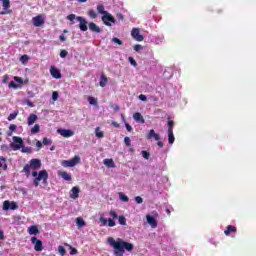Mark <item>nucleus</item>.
Wrapping results in <instances>:
<instances>
[{
    "instance_id": "f257e3e1",
    "label": "nucleus",
    "mask_w": 256,
    "mask_h": 256,
    "mask_svg": "<svg viewBox=\"0 0 256 256\" xmlns=\"http://www.w3.org/2000/svg\"><path fill=\"white\" fill-rule=\"evenodd\" d=\"M107 241L110 247H113L115 256H123L125 255V251H128L129 253L133 251V244L131 242L124 241L121 238L114 240L113 237H109Z\"/></svg>"
},
{
    "instance_id": "f03ea898",
    "label": "nucleus",
    "mask_w": 256,
    "mask_h": 256,
    "mask_svg": "<svg viewBox=\"0 0 256 256\" xmlns=\"http://www.w3.org/2000/svg\"><path fill=\"white\" fill-rule=\"evenodd\" d=\"M32 177H34V180H33L34 187H39V183H41V181L44 184L47 183V179H49V173L47 172V170H41L39 172L33 171Z\"/></svg>"
},
{
    "instance_id": "7ed1b4c3",
    "label": "nucleus",
    "mask_w": 256,
    "mask_h": 256,
    "mask_svg": "<svg viewBox=\"0 0 256 256\" xmlns=\"http://www.w3.org/2000/svg\"><path fill=\"white\" fill-rule=\"evenodd\" d=\"M41 161L37 158H33L29 161V164H26L23 167V173H25L26 177H30L31 176V169L33 171H37L39 169H41Z\"/></svg>"
},
{
    "instance_id": "20e7f679",
    "label": "nucleus",
    "mask_w": 256,
    "mask_h": 256,
    "mask_svg": "<svg viewBox=\"0 0 256 256\" xmlns=\"http://www.w3.org/2000/svg\"><path fill=\"white\" fill-rule=\"evenodd\" d=\"M68 21H71V25L75 24V19L76 21H79V29L80 31H87V20L81 16H76L75 14H69L67 16Z\"/></svg>"
},
{
    "instance_id": "39448f33",
    "label": "nucleus",
    "mask_w": 256,
    "mask_h": 256,
    "mask_svg": "<svg viewBox=\"0 0 256 256\" xmlns=\"http://www.w3.org/2000/svg\"><path fill=\"white\" fill-rule=\"evenodd\" d=\"M81 163V157L79 155L74 156L70 160H63L61 162L62 167H75V165H79Z\"/></svg>"
},
{
    "instance_id": "423d86ee",
    "label": "nucleus",
    "mask_w": 256,
    "mask_h": 256,
    "mask_svg": "<svg viewBox=\"0 0 256 256\" xmlns=\"http://www.w3.org/2000/svg\"><path fill=\"white\" fill-rule=\"evenodd\" d=\"M13 141L14 142L10 144L12 151H19V149L23 147V138L14 136Z\"/></svg>"
},
{
    "instance_id": "0eeeda50",
    "label": "nucleus",
    "mask_w": 256,
    "mask_h": 256,
    "mask_svg": "<svg viewBox=\"0 0 256 256\" xmlns=\"http://www.w3.org/2000/svg\"><path fill=\"white\" fill-rule=\"evenodd\" d=\"M116 21L117 20H115V17H113V15H111L109 12L102 16V22L107 27H111V23H116Z\"/></svg>"
},
{
    "instance_id": "6e6552de",
    "label": "nucleus",
    "mask_w": 256,
    "mask_h": 256,
    "mask_svg": "<svg viewBox=\"0 0 256 256\" xmlns=\"http://www.w3.org/2000/svg\"><path fill=\"white\" fill-rule=\"evenodd\" d=\"M9 209L15 211L16 209H19V205H17V202L6 200L3 202V210L9 211Z\"/></svg>"
},
{
    "instance_id": "1a4fd4ad",
    "label": "nucleus",
    "mask_w": 256,
    "mask_h": 256,
    "mask_svg": "<svg viewBox=\"0 0 256 256\" xmlns=\"http://www.w3.org/2000/svg\"><path fill=\"white\" fill-rule=\"evenodd\" d=\"M31 243L34 245V251L41 252L43 251V241L37 239V237H32L30 239Z\"/></svg>"
},
{
    "instance_id": "9d476101",
    "label": "nucleus",
    "mask_w": 256,
    "mask_h": 256,
    "mask_svg": "<svg viewBox=\"0 0 256 256\" xmlns=\"http://www.w3.org/2000/svg\"><path fill=\"white\" fill-rule=\"evenodd\" d=\"M131 35H132L133 39H135V41L141 42L145 39L143 37V35H141L139 28H133L131 31Z\"/></svg>"
},
{
    "instance_id": "9b49d317",
    "label": "nucleus",
    "mask_w": 256,
    "mask_h": 256,
    "mask_svg": "<svg viewBox=\"0 0 256 256\" xmlns=\"http://www.w3.org/2000/svg\"><path fill=\"white\" fill-rule=\"evenodd\" d=\"M58 133L65 138L73 137L75 135V132L69 129H58Z\"/></svg>"
},
{
    "instance_id": "f8f14e48",
    "label": "nucleus",
    "mask_w": 256,
    "mask_h": 256,
    "mask_svg": "<svg viewBox=\"0 0 256 256\" xmlns=\"http://www.w3.org/2000/svg\"><path fill=\"white\" fill-rule=\"evenodd\" d=\"M32 23L34 27H41L45 24V20L43 19V16L38 15L32 19Z\"/></svg>"
},
{
    "instance_id": "ddd939ff",
    "label": "nucleus",
    "mask_w": 256,
    "mask_h": 256,
    "mask_svg": "<svg viewBox=\"0 0 256 256\" xmlns=\"http://www.w3.org/2000/svg\"><path fill=\"white\" fill-rule=\"evenodd\" d=\"M50 75H52L54 79H61V71H59L55 66H51Z\"/></svg>"
},
{
    "instance_id": "4468645a",
    "label": "nucleus",
    "mask_w": 256,
    "mask_h": 256,
    "mask_svg": "<svg viewBox=\"0 0 256 256\" xmlns=\"http://www.w3.org/2000/svg\"><path fill=\"white\" fill-rule=\"evenodd\" d=\"M147 223L152 227V229H156L157 227V220L153 218L151 215H146Z\"/></svg>"
},
{
    "instance_id": "2eb2a0df",
    "label": "nucleus",
    "mask_w": 256,
    "mask_h": 256,
    "mask_svg": "<svg viewBox=\"0 0 256 256\" xmlns=\"http://www.w3.org/2000/svg\"><path fill=\"white\" fill-rule=\"evenodd\" d=\"M103 163L105 166L108 167V169H115V167H117L115 165V161H113V159L106 158L103 160Z\"/></svg>"
},
{
    "instance_id": "dca6fc26",
    "label": "nucleus",
    "mask_w": 256,
    "mask_h": 256,
    "mask_svg": "<svg viewBox=\"0 0 256 256\" xmlns=\"http://www.w3.org/2000/svg\"><path fill=\"white\" fill-rule=\"evenodd\" d=\"M133 119L136 123H145V118H143V115H141L139 112L133 114Z\"/></svg>"
},
{
    "instance_id": "f3484780",
    "label": "nucleus",
    "mask_w": 256,
    "mask_h": 256,
    "mask_svg": "<svg viewBox=\"0 0 256 256\" xmlns=\"http://www.w3.org/2000/svg\"><path fill=\"white\" fill-rule=\"evenodd\" d=\"M89 29L92 33H101V28L95 24V22L89 23Z\"/></svg>"
},
{
    "instance_id": "a211bd4d",
    "label": "nucleus",
    "mask_w": 256,
    "mask_h": 256,
    "mask_svg": "<svg viewBox=\"0 0 256 256\" xmlns=\"http://www.w3.org/2000/svg\"><path fill=\"white\" fill-rule=\"evenodd\" d=\"M59 177H62L64 181H71L72 177L71 174L67 173L66 171H58Z\"/></svg>"
},
{
    "instance_id": "6ab92c4d",
    "label": "nucleus",
    "mask_w": 256,
    "mask_h": 256,
    "mask_svg": "<svg viewBox=\"0 0 256 256\" xmlns=\"http://www.w3.org/2000/svg\"><path fill=\"white\" fill-rule=\"evenodd\" d=\"M231 233H237V227H235L233 225H228L226 227V230L224 231V234L229 236V235H231Z\"/></svg>"
},
{
    "instance_id": "aec40b11",
    "label": "nucleus",
    "mask_w": 256,
    "mask_h": 256,
    "mask_svg": "<svg viewBox=\"0 0 256 256\" xmlns=\"http://www.w3.org/2000/svg\"><path fill=\"white\" fill-rule=\"evenodd\" d=\"M79 197V187L74 186L71 189V194H70V198L71 199H77Z\"/></svg>"
},
{
    "instance_id": "412c9836",
    "label": "nucleus",
    "mask_w": 256,
    "mask_h": 256,
    "mask_svg": "<svg viewBox=\"0 0 256 256\" xmlns=\"http://www.w3.org/2000/svg\"><path fill=\"white\" fill-rule=\"evenodd\" d=\"M29 235H39V228L37 226L33 225L28 228Z\"/></svg>"
},
{
    "instance_id": "4be33fe9",
    "label": "nucleus",
    "mask_w": 256,
    "mask_h": 256,
    "mask_svg": "<svg viewBox=\"0 0 256 256\" xmlns=\"http://www.w3.org/2000/svg\"><path fill=\"white\" fill-rule=\"evenodd\" d=\"M27 121H28L29 126L33 125L35 123V121H37V115L36 114H30L28 116Z\"/></svg>"
},
{
    "instance_id": "5701e85b",
    "label": "nucleus",
    "mask_w": 256,
    "mask_h": 256,
    "mask_svg": "<svg viewBox=\"0 0 256 256\" xmlns=\"http://www.w3.org/2000/svg\"><path fill=\"white\" fill-rule=\"evenodd\" d=\"M107 81V76H105V74H101L99 82L100 87H105V85H107Z\"/></svg>"
},
{
    "instance_id": "b1692460",
    "label": "nucleus",
    "mask_w": 256,
    "mask_h": 256,
    "mask_svg": "<svg viewBox=\"0 0 256 256\" xmlns=\"http://www.w3.org/2000/svg\"><path fill=\"white\" fill-rule=\"evenodd\" d=\"M14 131H17V125L11 124V125L9 126V131L7 132V136H8V137H12Z\"/></svg>"
},
{
    "instance_id": "393cba45",
    "label": "nucleus",
    "mask_w": 256,
    "mask_h": 256,
    "mask_svg": "<svg viewBox=\"0 0 256 256\" xmlns=\"http://www.w3.org/2000/svg\"><path fill=\"white\" fill-rule=\"evenodd\" d=\"M95 135L96 137H98V139H103L105 137V134L103 133V131H101L100 127H96Z\"/></svg>"
},
{
    "instance_id": "a878e982",
    "label": "nucleus",
    "mask_w": 256,
    "mask_h": 256,
    "mask_svg": "<svg viewBox=\"0 0 256 256\" xmlns=\"http://www.w3.org/2000/svg\"><path fill=\"white\" fill-rule=\"evenodd\" d=\"M64 245H65V247H69L70 255H77V253H79V251H77V248L71 246L70 244L65 243Z\"/></svg>"
},
{
    "instance_id": "bb28decb",
    "label": "nucleus",
    "mask_w": 256,
    "mask_h": 256,
    "mask_svg": "<svg viewBox=\"0 0 256 256\" xmlns=\"http://www.w3.org/2000/svg\"><path fill=\"white\" fill-rule=\"evenodd\" d=\"M168 143L170 145L175 143V135H173V131L168 132Z\"/></svg>"
},
{
    "instance_id": "cd10ccee",
    "label": "nucleus",
    "mask_w": 256,
    "mask_h": 256,
    "mask_svg": "<svg viewBox=\"0 0 256 256\" xmlns=\"http://www.w3.org/2000/svg\"><path fill=\"white\" fill-rule=\"evenodd\" d=\"M97 11L101 15H107V13H108L107 11H105V6H103V4H100L97 6Z\"/></svg>"
},
{
    "instance_id": "c85d7f7f",
    "label": "nucleus",
    "mask_w": 256,
    "mask_h": 256,
    "mask_svg": "<svg viewBox=\"0 0 256 256\" xmlns=\"http://www.w3.org/2000/svg\"><path fill=\"white\" fill-rule=\"evenodd\" d=\"M41 131V126L39 124H35L34 127L31 129V134L36 135V133H39Z\"/></svg>"
},
{
    "instance_id": "c756f323",
    "label": "nucleus",
    "mask_w": 256,
    "mask_h": 256,
    "mask_svg": "<svg viewBox=\"0 0 256 256\" xmlns=\"http://www.w3.org/2000/svg\"><path fill=\"white\" fill-rule=\"evenodd\" d=\"M173 127H175V122L171 120V117H168V132L173 131Z\"/></svg>"
},
{
    "instance_id": "7c9ffc66",
    "label": "nucleus",
    "mask_w": 256,
    "mask_h": 256,
    "mask_svg": "<svg viewBox=\"0 0 256 256\" xmlns=\"http://www.w3.org/2000/svg\"><path fill=\"white\" fill-rule=\"evenodd\" d=\"M17 115H19V111H14L8 116V121H13V119H17Z\"/></svg>"
},
{
    "instance_id": "2f4dec72",
    "label": "nucleus",
    "mask_w": 256,
    "mask_h": 256,
    "mask_svg": "<svg viewBox=\"0 0 256 256\" xmlns=\"http://www.w3.org/2000/svg\"><path fill=\"white\" fill-rule=\"evenodd\" d=\"M76 225H78V227H85V220H83V218H76Z\"/></svg>"
},
{
    "instance_id": "473e14b6",
    "label": "nucleus",
    "mask_w": 256,
    "mask_h": 256,
    "mask_svg": "<svg viewBox=\"0 0 256 256\" xmlns=\"http://www.w3.org/2000/svg\"><path fill=\"white\" fill-rule=\"evenodd\" d=\"M118 221H119L120 225H127V219L123 215L118 216Z\"/></svg>"
},
{
    "instance_id": "72a5a7b5",
    "label": "nucleus",
    "mask_w": 256,
    "mask_h": 256,
    "mask_svg": "<svg viewBox=\"0 0 256 256\" xmlns=\"http://www.w3.org/2000/svg\"><path fill=\"white\" fill-rule=\"evenodd\" d=\"M20 61L22 63V65H25V63H27L29 61V56L27 54H24L20 57Z\"/></svg>"
},
{
    "instance_id": "f704fd0d",
    "label": "nucleus",
    "mask_w": 256,
    "mask_h": 256,
    "mask_svg": "<svg viewBox=\"0 0 256 256\" xmlns=\"http://www.w3.org/2000/svg\"><path fill=\"white\" fill-rule=\"evenodd\" d=\"M88 103L90 105H97V99L95 97H93V96H89L88 97Z\"/></svg>"
},
{
    "instance_id": "c9c22d12",
    "label": "nucleus",
    "mask_w": 256,
    "mask_h": 256,
    "mask_svg": "<svg viewBox=\"0 0 256 256\" xmlns=\"http://www.w3.org/2000/svg\"><path fill=\"white\" fill-rule=\"evenodd\" d=\"M0 168L4 169V171H7V163L5 162V158H1Z\"/></svg>"
},
{
    "instance_id": "e433bc0d",
    "label": "nucleus",
    "mask_w": 256,
    "mask_h": 256,
    "mask_svg": "<svg viewBox=\"0 0 256 256\" xmlns=\"http://www.w3.org/2000/svg\"><path fill=\"white\" fill-rule=\"evenodd\" d=\"M119 197H120L121 201H124V203H127L129 201V197H127V195L123 194V192L119 193Z\"/></svg>"
},
{
    "instance_id": "4c0bfd02",
    "label": "nucleus",
    "mask_w": 256,
    "mask_h": 256,
    "mask_svg": "<svg viewBox=\"0 0 256 256\" xmlns=\"http://www.w3.org/2000/svg\"><path fill=\"white\" fill-rule=\"evenodd\" d=\"M88 15L91 19H97V12L95 10H89Z\"/></svg>"
},
{
    "instance_id": "58836bf2",
    "label": "nucleus",
    "mask_w": 256,
    "mask_h": 256,
    "mask_svg": "<svg viewBox=\"0 0 256 256\" xmlns=\"http://www.w3.org/2000/svg\"><path fill=\"white\" fill-rule=\"evenodd\" d=\"M58 253L61 255V256H65L67 251L65 250V247L63 246H59L58 247Z\"/></svg>"
},
{
    "instance_id": "ea45409f",
    "label": "nucleus",
    "mask_w": 256,
    "mask_h": 256,
    "mask_svg": "<svg viewBox=\"0 0 256 256\" xmlns=\"http://www.w3.org/2000/svg\"><path fill=\"white\" fill-rule=\"evenodd\" d=\"M157 133H155V130H150L149 133L146 136V139H153Z\"/></svg>"
},
{
    "instance_id": "a19ab883",
    "label": "nucleus",
    "mask_w": 256,
    "mask_h": 256,
    "mask_svg": "<svg viewBox=\"0 0 256 256\" xmlns=\"http://www.w3.org/2000/svg\"><path fill=\"white\" fill-rule=\"evenodd\" d=\"M42 143L43 145L47 146V145H52L53 141H51V139L49 138H43Z\"/></svg>"
},
{
    "instance_id": "79ce46f5",
    "label": "nucleus",
    "mask_w": 256,
    "mask_h": 256,
    "mask_svg": "<svg viewBox=\"0 0 256 256\" xmlns=\"http://www.w3.org/2000/svg\"><path fill=\"white\" fill-rule=\"evenodd\" d=\"M110 217H112V219H118L119 215H117V212H115V210H110L109 212Z\"/></svg>"
},
{
    "instance_id": "37998d69",
    "label": "nucleus",
    "mask_w": 256,
    "mask_h": 256,
    "mask_svg": "<svg viewBox=\"0 0 256 256\" xmlns=\"http://www.w3.org/2000/svg\"><path fill=\"white\" fill-rule=\"evenodd\" d=\"M57 99H59V92L58 91L52 92V100L57 101Z\"/></svg>"
},
{
    "instance_id": "c03bdc74",
    "label": "nucleus",
    "mask_w": 256,
    "mask_h": 256,
    "mask_svg": "<svg viewBox=\"0 0 256 256\" xmlns=\"http://www.w3.org/2000/svg\"><path fill=\"white\" fill-rule=\"evenodd\" d=\"M67 55H69V52H67V50H61L60 51L61 59H65V57H67Z\"/></svg>"
},
{
    "instance_id": "a18cd8bd",
    "label": "nucleus",
    "mask_w": 256,
    "mask_h": 256,
    "mask_svg": "<svg viewBox=\"0 0 256 256\" xmlns=\"http://www.w3.org/2000/svg\"><path fill=\"white\" fill-rule=\"evenodd\" d=\"M124 143H125L126 147H131V138L126 136L124 138Z\"/></svg>"
},
{
    "instance_id": "49530a36",
    "label": "nucleus",
    "mask_w": 256,
    "mask_h": 256,
    "mask_svg": "<svg viewBox=\"0 0 256 256\" xmlns=\"http://www.w3.org/2000/svg\"><path fill=\"white\" fill-rule=\"evenodd\" d=\"M112 42L116 43L117 45H123V41H121L119 38L114 37L112 38Z\"/></svg>"
},
{
    "instance_id": "de8ad7c7",
    "label": "nucleus",
    "mask_w": 256,
    "mask_h": 256,
    "mask_svg": "<svg viewBox=\"0 0 256 256\" xmlns=\"http://www.w3.org/2000/svg\"><path fill=\"white\" fill-rule=\"evenodd\" d=\"M115 225V220H113L112 218H108V227H115Z\"/></svg>"
},
{
    "instance_id": "09e8293b",
    "label": "nucleus",
    "mask_w": 256,
    "mask_h": 256,
    "mask_svg": "<svg viewBox=\"0 0 256 256\" xmlns=\"http://www.w3.org/2000/svg\"><path fill=\"white\" fill-rule=\"evenodd\" d=\"M141 154H142V157H144L145 159H149V157H151V154L145 150H143Z\"/></svg>"
},
{
    "instance_id": "8fccbe9b",
    "label": "nucleus",
    "mask_w": 256,
    "mask_h": 256,
    "mask_svg": "<svg viewBox=\"0 0 256 256\" xmlns=\"http://www.w3.org/2000/svg\"><path fill=\"white\" fill-rule=\"evenodd\" d=\"M128 60L133 67H137V61H135L133 57H129Z\"/></svg>"
},
{
    "instance_id": "3c124183",
    "label": "nucleus",
    "mask_w": 256,
    "mask_h": 256,
    "mask_svg": "<svg viewBox=\"0 0 256 256\" xmlns=\"http://www.w3.org/2000/svg\"><path fill=\"white\" fill-rule=\"evenodd\" d=\"M135 201L138 205H141V203H143V198H141V196H136Z\"/></svg>"
},
{
    "instance_id": "603ef678",
    "label": "nucleus",
    "mask_w": 256,
    "mask_h": 256,
    "mask_svg": "<svg viewBox=\"0 0 256 256\" xmlns=\"http://www.w3.org/2000/svg\"><path fill=\"white\" fill-rule=\"evenodd\" d=\"M141 49H143V46L141 44L134 45V51L139 52V51H141Z\"/></svg>"
},
{
    "instance_id": "864d4df0",
    "label": "nucleus",
    "mask_w": 256,
    "mask_h": 256,
    "mask_svg": "<svg viewBox=\"0 0 256 256\" xmlns=\"http://www.w3.org/2000/svg\"><path fill=\"white\" fill-rule=\"evenodd\" d=\"M14 81H16V83H20L21 85H23V78L19 76L14 77Z\"/></svg>"
},
{
    "instance_id": "5fc2aeb1",
    "label": "nucleus",
    "mask_w": 256,
    "mask_h": 256,
    "mask_svg": "<svg viewBox=\"0 0 256 256\" xmlns=\"http://www.w3.org/2000/svg\"><path fill=\"white\" fill-rule=\"evenodd\" d=\"M100 221L102 222L103 226H107V223L109 220H107V218H104V217H100Z\"/></svg>"
},
{
    "instance_id": "6e6d98bb",
    "label": "nucleus",
    "mask_w": 256,
    "mask_h": 256,
    "mask_svg": "<svg viewBox=\"0 0 256 256\" xmlns=\"http://www.w3.org/2000/svg\"><path fill=\"white\" fill-rule=\"evenodd\" d=\"M8 87L17 89V84L15 82L11 81V82H9Z\"/></svg>"
},
{
    "instance_id": "4d7b16f0",
    "label": "nucleus",
    "mask_w": 256,
    "mask_h": 256,
    "mask_svg": "<svg viewBox=\"0 0 256 256\" xmlns=\"http://www.w3.org/2000/svg\"><path fill=\"white\" fill-rule=\"evenodd\" d=\"M111 126L115 127L116 129H119L120 127L119 123H117L116 121H112Z\"/></svg>"
},
{
    "instance_id": "13d9d810",
    "label": "nucleus",
    "mask_w": 256,
    "mask_h": 256,
    "mask_svg": "<svg viewBox=\"0 0 256 256\" xmlns=\"http://www.w3.org/2000/svg\"><path fill=\"white\" fill-rule=\"evenodd\" d=\"M3 83H9V75H4V77H3Z\"/></svg>"
},
{
    "instance_id": "bf43d9fd",
    "label": "nucleus",
    "mask_w": 256,
    "mask_h": 256,
    "mask_svg": "<svg viewBox=\"0 0 256 256\" xmlns=\"http://www.w3.org/2000/svg\"><path fill=\"white\" fill-rule=\"evenodd\" d=\"M139 99H140V101H147V96L141 94V95L139 96Z\"/></svg>"
},
{
    "instance_id": "052dcab7",
    "label": "nucleus",
    "mask_w": 256,
    "mask_h": 256,
    "mask_svg": "<svg viewBox=\"0 0 256 256\" xmlns=\"http://www.w3.org/2000/svg\"><path fill=\"white\" fill-rule=\"evenodd\" d=\"M59 39H60V41H62V42L67 41V37H65V35H63V34H61V35L59 36Z\"/></svg>"
},
{
    "instance_id": "680f3d73",
    "label": "nucleus",
    "mask_w": 256,
    "mask_h": 256,
    "mask_svg": "<svg viewBox=\"0 0 256 256\" xmlns=\"http://www.w3.org/2000/svg\"><path fill=\"white\" fill-rule=\"evenodd\" d=\"M36 147H38V149H41V147H43V143H41V141H37L36 142Z\"/></svg>"
},
{
    "instance_id": "e2e57ef3",
    "label": "nucleus",
    "mask_w": 256,
    "mask_h": 256,
    "mask_svg": "<svg viewBox=\"0 0 256 256\" xmlns=\"http://www.w3.org/2000/svg\"><path fill=\"white\" fill-rule=\"evenodd\" d=\"M126 129H127V131H129V132L133 131V127H131V125H129V124H127V123H126Z\"/></svg>"
},
{
    "instance_id": "0e129e2a",
    "label": "nucleus",
    "mask_w": 256,
    "mask_h": 256,
    "mask_svg": "<svg viewBox=\"0 0 256 256\" xmlns=\"http://www.w3.org/2000/svg\"><path fill=\"white\" fill-rule=\"evenodd\" d=\"M153 139H155V141H159V139H161V136H159V134H155L154 136H153Z\"/></svg>"
},
{
    "instance_id": "69168bd1",
    "label": "nucleus",
    "mask_w": 256,
    "mask_h": 256,
    "mask_svg": "<svg viewBox=\"0 0 256 256\" xmlns=\"http://www.w3.org/2000/svg\"><path fill=\"white\" fill-rule=\"evenodd\" d=\"M0 239L3 241V239H5V234L3 232V230H0Z\"/></svg>"
},
{
    "instance_id": "338daca9",
    "label": "nucleus",
    "mask_w": 256,
    "mask_h": 256,
    "mask_svg": "<svg viewBox=\"0 0 256 256\" xmlns=\"http://www.w3.org/2000/svg\"><path fill=\"white\" fill-rule=\"evenodd\" d=\"M157 145H158V147L163 148V142L162 141H158Z\"/></svg>"
},
{
    "instance_id": "774afa93",
    "label": "nucleus",
    "mask_w": 256,
    "mask_h": 256,
    "mask_svg": "<svg viewBox=\"0 0 256 256\" xmlns=\"http://www.w3.org/2000/svg\"><path fill=\"white\" fill-rule=\"evenodd\" d=\"M119 109H120L119 105L114 106V111H119Z\"/></svg>"
}]
</instances>
